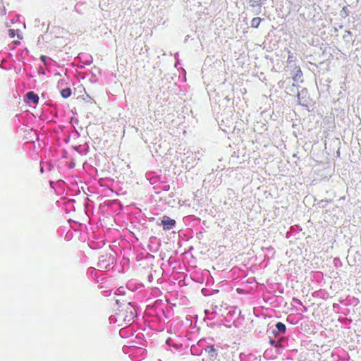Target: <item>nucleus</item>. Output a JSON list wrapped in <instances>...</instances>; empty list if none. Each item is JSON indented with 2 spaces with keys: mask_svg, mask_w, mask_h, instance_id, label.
I'll return each instance as SVG.
<instances>
[{
  "mask_svg": "<svg viewBox=\"0 0 361 361\" xmlns=\"http://www.w3.org/2000/svg\"><path fill=\"white\" fill-rule=\"evenodd\" d=\"M286 340V338L285 337H280L278 338V341H280L281 343H282Z\"/></svg>",
  "mask_w": 361,
  "mask_h": 361,
  "instance_id": "4468645a",
  "label": "nucleus"
},
{
  "mask_svg": "<svg viewBox=\"0 0 361 361\" xmlns=\"http://www.w3.org/2000/svg\"><path fill=\"white\" fill-rule=\"evenodd\" d=\"M170 342H171V338H168L166 341V343L168 344V345H170Z\"/></svg>",
  "mask_w": 361,
  "mask_h": 361,
  "instance_id": "a211bd4d",
  "label": "nucleus"
},
{
  "mask_svg": "<svg viewBox=\"0 0 361 361\" xmlns=\"http://www.w3.org/2000/svg\"><path fill=\"white\" fill-rule=\"evenodd\" d=\"M328 202H329V201H328V200H321V201H320L319 204H322V203H325V204H326V203H328Z\"/></svg>",
  "mask_w": 361,
  "mask_h": 361,
  "instance_id": "dca6fc26",
  "label": "nucleus"
},
{
  "mask_svg": "<svg viewBox=\"0 0 361 361\" xmlns=\"http://www.w3.org/2000/svg\"><path fill=\"white\" fill-rule=\"evenodd\" d=\"M260 22H261V18H254L251 20V26L252 27L257 28L259 25Z\"/></svg>",
  "mask_w": 361,
  "mask_h": 361,
  "instance_id": "0eeeda50",
  "label": "nucleus"
},
{
  "mask_svg": "<svg viewBox=\"0 0 361 361\" xmlns=\"http://www.w3.org/2000/svg\"><path fill=\"white\" fill-rule=\"evenodd\" d=\"M290 59H292V56H288V61H290Z\"/></svg>",
  "mask_w": 361,
  "mask_h": 361,
  "instance_id": "aec40b11",
  "label": "nucleus"
},
{
  "mask_svg": "<svg viewBox=\"0 0 361 361\" xmlns=\"http://www.w3.org/2000/svg\"><path fill=\"white\" fill-rule=\"evenodd\" d=\"M275 348H282L283 345L281 343L280 341H276V343L274 345Z\"/></svg>",
  "mask_w": 361,
  "mask_h": 361,
  "instance_id": "f8f14e48",
  "label": "nucleus"
},
{
  "mask_svg": "<svg viewBox=\"0 0 361 361\" xmlns=\"http://www.w3.org/2000/svg\"><path fill=\"white\" fill-rule=\"evenodd\" d=\"M351 35H352V33H351V32H350V31H349V30H345V35H343V38H344L345 39H347L349 37H351Z\"/></svg>",
  "mask_w": 361,
  "mask_h": 361,
  "instance_id": "1a4fd4ad",
  "label": "nucleus"
},
{
  "mask_svg": "<svg viewBox=\"0 0 361 361\" xmlns=\"http://www.w3.org/2000/svg\"><path fill=\"white\" fill-rule=\"evenodd\" d=\"M40 172L42 173H44V168L42 166L40 168Z\"/></svg>",
  "mask_w": 361,
  "mask_h": 361,
  "instance_id": "6ab92c4d",
  "label": "nucleus"
},
{
  "mask_svg": "<svg viewBox=\"0 0 361 361\" xmlns=\"http://www.w3.org/2000/svg\"><path fill=\"white\" fill-rule=\"evenodd\" d=\"M275 326L276 329L272 331V333L275 336H277L279 334H284L286 331V325L281 322H278Z\"/></svg>",
  "mask_w": 361,
  "mask_h": 361,
  "instance_id": "20e7f679",
  "label": "nucleus"
},
{
  "mask_svg": "<svg viewBox=\"0 0 361 361\" xmlns=\"http://www.w3.org/2000/svg\"><path fill=\"white\" fill-rule=\"evenodd\" d=\"M15 30H13V29H11L8 30V34H9V36L11 38H13L16 35V33H15Z\"/></svg>",
  "mask_w": 361,
  "mask_h": 361,
  "instance_id": "9d476101",
  "label": "nucleus"
},
{
  "mask_svg": "<svg viewBox=\"0 0 361 361\" xmlns=\"http://www.w3.org/2000/svg\"><path fill=\"white\" fill-rule=\"evenodd\" d=\"M302 73L300 69H298L297 71V73H295V75L293 76V79L295 82H299V80L302 78Z\"/></svg>",
  "mask_w": 361,
  "mask_h": 361,
  "instance_id": "6e6552de",
  "label": "nucleus"
},
{
  "mask_svg": "<svg viewBox=\"0 0 361 361\" xmlns=\"http://www.w3.org/2000/svg\"><path fill=\"white\" fill-rule=\"evenodd\" d=\"M25 97H26L27 102H31L32 104H37L39 102L38 95L32 91L27 92L25 94Z\"/></svg>",
  "mask_w": 361,
  "mask_h": 361,
  "instance_id": "39448f33",
  "label": "nucleus"
},
{
  "mask_svg": "<svg viewBox=\"0 0 361 361\" xmlns=\"http://www.w3.org/2000/svg\"><path fill=\"white\" fill-rule=\"evenodd\" d=\"M40 59L44 63V65H46V66L47 65V57L46 56L42 55L40 56Z\"/></svg>",
  "mask_w": 361,
  "mask_h": 361,
  "instance_id": "9b49d317",
  "label": "nucleus"
},
{
  "mask_svg": "<svg viewBox=\"0 0 361 361\" xmlns=\"http://www.w3.org/2000/svg\"><path fill=\"white\" fill-rule=\"evenodd\" d=\"M269 343H270L272 346H274V344L276 343V341H275L273 338L269 337Z\"/></svg>",
  "mask_w": 361,
  "mask_h": 361,
  "instance_id": "ddd939ff",
  "label": "nucleus"
},
{
  "mask_svg": "<svg viewBox=\"0 0 361 361\" xmlns=\"http://www.w3.org/2000/svg\"><path fill=\"white\" fill-rule=\"evenodd\" d=\"M322 204V207H323V208H324V207H325L324 203H322V204Z\"/></svg>",
  "mask_w": 361,
  "mask_h": 361,
  "instance_id": "412c9836",
  "label": "nucleus"
},
{
  "mask_svg": "<svg viewBox=\"0 0 361 361\" xmlns=\"http://www.w3.org/2000/svg\"><path fill=\"white\" fill-rule=\"evenodd\" d=\"M219 348V346L215 345H207L203 348L205 353H207L209 361L219 360L218 355Z\"/></svg>",
  "mask_w": 361,
  "mask_h": 361,
  "instance_id": "f257e3e1",
  "label": "nucleus"
},
{
  "mask_svg": "<svg viewBox=\"0 0 361 361\" xmlns=\"http://www.w3.org/2000/svg\"><path fill=\"white\" fill-rule=\"evenodd\" d=\"M72 93V90L70 87H66L61 90V95L62 97L66 99L68 98Z\"/></svg>",
  "mask_w": 361,
  "mask_h": 361,
  "instance_id": "423d86ee",
  "label": "nucleus"
},
{
  "mask_svg": "<svg viewBox=\"0 0 361 361\" xmlns=\"http://www.w3.org/2000/svg\"><path fill=\"white\" fill-rule=\"evenodd\" d=\"M148 279H149V281H151L152 279H153V277H152V275L150 274L149 276H148Z\"/></svg>",
  "mask_w": 361,
  "mask_h": 361,
  "instance_id": "f3484780",
  "label": "nucleus"
},
{
  "mask_svg": "<svg viewBox=\"0 0 361 361\" xmlns=\"http://www.w3.org/2000/svg\"><path fill=\"white\" fill-rule=\"evenodd\" d=\"M161 224L164 230L169 231L176 225V221L167 216H164L161 220Z\"/></svg>",
  "mask_w": 361,
  "mask_h": 361,
  "instance_id": "7ed1b4c3",
  "label": "nucleus"
},
{
  "mask_svg": "<svg viewBox=\"0 0 361 361\" xmlns=\"http://www.w3.org/2000/svg\"><path fill=\"white\" fill-rule=\"evenodd\" d=\"M298 104L302 106H307L309 100L308 92L306 88H302L298 92Z\"/></svg>",
  "mask_w": 361,
  "mask_h": 361,
  "instance_id": "f03ea898",
  "label": "nucleus"
},
{
  "mask_svg": "<svg viewBox=\"0 0 361 361\" xmlns=\"http://www.w3.org/2000/svg\"><path fill=\"white\" fill-rule=\"evenodd\" d=\"M1 15H4V14L6 13V8H2L1 11Z\"/></svg>",
  "mask_w": 361,
  "mask_h": 361,
  "instance_id": "2eb2a0df",
  "label": "nucleus"
}]
</instances>
